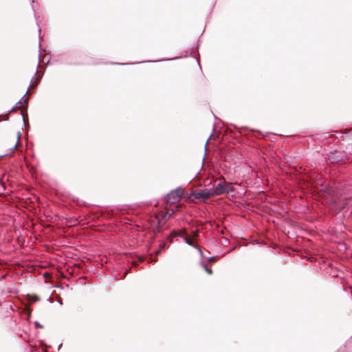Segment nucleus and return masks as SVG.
<instances>
[{
    "label": "nucleus",
    "instance_id": "obj_21",
    "mask_svg": "<svg viewBox=\"0 0 352 352\" xmlns=\"http://www.w3.org/2000/svg\"><path fill=\"white\" fill-rule=\"evenodd\" d=\"M37 74H38V71L36 70V71L35 72L34 76H36L37 75Z\"/></svg>",
    "mask_w": 352,
    "mask_h": 352
},
{
    "label": "nucleus",
    "instance_id": "obj_23",
    "mask_svg": "<svg viewBox=\"0 0 352 352\" xmlns=\"http://www.w3.org/2000/svg\"><path fill=\"white\" fill-rule=\"evenodd\" d=\"M34 0H32V1H31L32 4H33V3H34Z\"/></svg>",
    "mask_w": 352,
    "mask_h": 352
},
{
    "label": "nucleus",
    "instance_id": "obj_15",
    "mask_svg": "<svg viewBox=\"0 0 352 352\" xmlns=\"http://www.w3.org/2000/svg\"><path fill=\"white\" fill-rule=\"evenodd\" d=\"M20 136H21V133L18 132V133H17L18 141L19 140Z\"/></svg>",
    "mask_w": 352,
    "mask_h": 352
},
{
    "label": "nucleus",
    "instance_id": "obj_6",
    "mask_svg": "<svg viewBox=\"0 0 352 352\" xmlns=\"http://www.w3.org/2000/svg\"><path fill=\"white\" fill-rule=\"evenodd\" d=\"M332 133H337V134H339L340 135V137H336L337 138H341L342 140H344L343 138V136L344 135L349 138V139H352V129H350L348 132L346 133H344L342 131H333L331 132Z\"/></svg>",
    "mask_w": 352,
    "mask_h": 352
},
{
    "label": "nucleus",
    "instance_id": "obj_9",
    "mask_svg": "<svg viewBox=\"0 0 352 352\" xmlns=\"http://www.w3.org/2000/svg\"><path fill=\"white\" fill-rule=\"evenodd\" d=\"M184 241L188 245L193 246L192 241L188 237L184 238Z\"/></svg>",
    "mask_w": 352,
    "mask_h": 352
},
{
    "label": "nucleus",
    "instance_id": "obj_7",
    "mask_svg": "<svg viewBox=\"0 0 352 352\" xmlns=\"http://www.w3.org/2000/svg\"><path fill=\"white\" fill-rule=\"evenodd\" d=\"M29 92V89H28L27 91L25 92V94L23 96V97L16 102V107H17V108L19 109H21V107H22V104H25L28 103V100L29 98H25V95L28 94Z\"/></svg>",
    "mask_w": 352,
    "mask_h": 352
},
{
    "label": "nucleus",
    "instance_id": "obj_22",
    "mask_svg": "<svg viewBox=\"0 0 352 352\" xmlns=\"http://www.w3.org/2000/svg\"><path fill=\"white\" fill-rule=\"evenodd\" d=\"M150 261H155V260H153L152 256L150 257Z\"/></svg>",
    "mask_w": 352,
    "mask_h": 352
},
{
    "label": "nucleus",
    "instance_id": "obj_16",
    "mask_svg": "<svg viewBox=\"0 0 352 352\" xmlns=\"http://www.w3.org/2000/svg\"><path fill=\"white\" fill-rule=\"evenodd\" d=\"M115 64L124 65H126L127 63H116Z\"/></svg>",
    "mask_w": 352,
    "mask_h": 352
},
{
    "label": "nucleus",
    "instance_id": "obj_18",
    "mask_svg": "<svg viewBox=\"0 0 352 352\" xmlns=\"http://www.w3.org/2000/svg\"><path fill=\"white\" fill-rule=\"evenodd\" d=\"M38 59H39V61H41L40 60V54L38 55ZM38 63H40V62H38ZM39 65H40V63H38V66L37 67H38Z\"/></svg>",
    "mask_w": 352,
    "mask_h": 352
},
{
    "label": "nucleus",
    "instance_id": "obj_20",
    "mask_svg": "<svg viewBox=\"0 0 352 352\" xmlns=\"http://www.w3.org/2000/svg\"><path fill=\"white\" fill-rule=\"evenodd\" d=\"M209 139H210V138H209L208 139H207V142H206V144H208V141H209ZM205 148H206V145H205Z\"/></svg>",
    "mask_w": 352,
    "mask_h": 352
},
{
    "label": "nucleus",
    "instance_id": "obj_3",
    "mask_svg": "<svg viewBox=\"0 0 352 352\" xmlns=\"http://www.w3.org/2000/svg\"><path fill=\"white\" fill-rule=\"evenodd\" d=\"M327 159L330 163H338L340 162L349 160L348 153L346 151H337L330 152L327 155Z\"/></svg>",
    "mask_w": 352,
    "mask_h": 352
},
{
    "label": "nucleus",
    "instance_id": "obj_11",
    "mask_svg": "<svg viewBox=\"0 0 352 352\" xmlns=\"http://www.w3.org/2000/svg\"><path fill=\"white\" fill-rule=\"evenodd\" d=\"M35 325L37 327H39V328H42L43 326L41 325L38 322H35Z\"/></svg>",
    "mask_w": 352,
    "mask_h": 352
},
{
    "label": "nucleus",
    "instance_id": "obj_5",
    "mask_svg": "<svg viewBox=\"0 0 352 352\" xmlns=\"http://www.w3.org/2000/svg\"><path fill=\"white\" fill-rule=\"evenodd\" d=\"M341 201L344 206H347L351 208L352 210V195H345L344 197H341Z\"/></svg>",
    "mask_w": 352,
    "mask_h": 352
},
{
    "label": "nucleus",
    "instance_id": "obj_14",
    "mask_svg": "<svg viewBox=\"0 0 352 352\" xmlns=\"http://www.w3.org/2000/svg\"><path fill=\"white\" fill-rule=\"evenodd\" d=\"M199 252L200 253V255L203 256V252L200 248H198Z\"/></svg>",
    "mask_w": 352,
    "mask_h": 352
},
{
    "label": "nucleus",
    "instance_id": "obj_8",
    "mask_svg": "<svg viewBox=\"0 0 352 352\" xmlns=\"http://www.w3.org/2000/svg\"><path fill=\"white\" fill-rule=\"evenodd\" d=\"M200 265L202 266V267L205 270V271L208 274H212V271L210 268H208L207 267V265L204 263V262H201L200 263Z\"/></svg>",
    "mask_w": 352,
    "mask_h": 352
},
{
    "label": "nucleus",
    "instance_id": "obj_17",
    "mask_svg": "<svg viewBox=\"0 0 352 352\" xmlns=\"http://www.w3.org/2000/svg\"><path fill=\"white\" fill-rule=\"evenodd\" d=\"M160 250H158L157 251H156L155 254H156V255H158V254H160Z\"/></svg>",
    "mask_w": 352,
    "mask_h": 352
},
{
    "label": "nucleus",
    "instance_id": "obj_12",
    "mask_svg": "<svg viewBox=\"0 0 352 352\" xmlns=\"http://www.w3.org/2000/svg\"><path fill=\"white\" fill-rule=\"evenodd\" d=\"M160 249H164V248H165V247H166V243H162V244L160 245Z\"/></svg>",
    "mask_w": 352,
    "mask_h": 352
},
{
    "label": "nucleus",
    "instance_id": "obj_13",
    "mask_svg": "<svg viewBox=\"0 0 352 352\" xmlns=\"http://www.w3.org/2000/svg\"><path fill=\"white\" fill-rule=\"evenodd\" d=\"M16 108H17V107H16V105H15L14 107H12V109L8 111V113H10V112H12V111H14V110L15 109H16Z\"/></svg>",
    "mask_w": 352,
    "mask_h": 352
},
{
    "label": "nucleus",
    "instance_id": "obj_1",
    "mask_svg": "<svg viewBox=\"0 0 352 352\" xmlns=\"http://www.w3.org/2000/svg\"><path fill=\"white\" fill-rule=\"evenodd\" d=\"M214 196L220 195L225 193H228L232 191V186L230 183H227L223 178L222 181H220L216 186L210 188Z\"/></svg>",
    "mask_w": 352,
    "mask_h": 352
},
{
    "label": "nucleus",
    "instance_id": "obj_10",
    "mask_svg": "<svg viewBox=\"0 0 352 352\" xmlns=\"http://www.w3.org/2000/svg\"><path fill=\"white\" fill-rule=\"evenodd\" d=\"M208 261H217V257L216 256H210L208 258Z\"/></svg>",
    "mask_w": 352,
    "mask_h": 352
},
{
    "label": "nucleus",
    "instance_id": "obj_19",
    "mask_svg": "<svg viewBox=\"0 0 352 352\" xmlns=\"http://www.w3.org/2000/svg\"><path fill=\"white\" fill-rule=\"evenodd\" d=\"M22 116H23L22 115ZM23 120L24 125L25 126V118L24 117H23Z\"/></svg>",
    "mask_w": 352,
    "mask_h": 352
},
{
    "label": "nucleus",
    "instance_id": "obj_4",
    "mask_svg": "<svg viewBox=\"0 0 352 352\" xmlns=\"http://www.w3.org/2000/svg\"><path fill=\"white\" fill-rule=\"evenodd\" d=\"M211 196H214V195L210 188L208 190H203L195 193V197L196 199H207Z\"/></svg>",
    "mask_w": 352,
    "mask_h": 352
},
{
    "label": "nucleus",
    "instance_id": "obj_2",
    "mask_svg": "<svg viewBox=\"0 0 352 352\" xmlns=\"http://www.w3.org/2000/svg\"><path fill=\"white\" fill-rule=\"evenodd\" d=\"M184 189L181 187L175 190H171L165 197V201L170 204H174L179 202L184 194Z\"/></svg>",
    "mask_w": 352,
    "mask_h": 352
}]
</instances>
